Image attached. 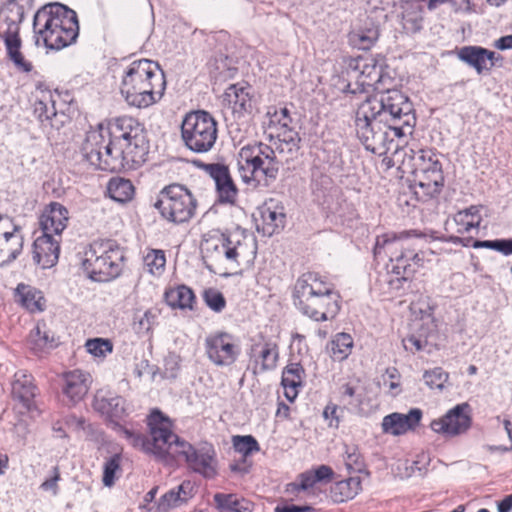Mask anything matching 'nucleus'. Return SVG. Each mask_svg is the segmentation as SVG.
I'll return each instance as SVG.
<instances>
[{"mask_svg":"<svg viewBox=\"0 0 512 512\" xmlns=\"http://www.w3.org/2000/svg\"><path fill=\"white\" fill-rule=\"evenodd\" d=\"M413 104L400 90L385 89L367 97L355 113L356 135L373 153L386 148L389 132L398 138L411 134L415 125Z\"/></svg>","mask_w":512,"mask_h":512,"instance_id":"1","label":"nucleus"},{"mask_svg":"<svg viewBox=\"0 0 512 512\" xmlns=\"http://www.w3.org/2000/svg\"><path fill=\"white\" fill-rule=\"evenodd\" d=\"M108 134L107 143L101 130L86 134L81 154L90 165L114 172L121 168H137L146 161L149 142L144 126L137 119L122 116L111 120Z\"/></svg>","mask_w":512,"mask_h":512,"instance_id":"2","label":"nucleus"},{"mask_svg":"<svg viewBox=\"0 0 512 512\" xmlns=\"http://www.w3.org/2000/svg\"><path fill=\"white\" fill-rule=\"evenodd\" d=\"M148 425L151 433L150 447L152 452L159 458L168 455L183 456L187 465L196 473L205 478H213L216 475L215 450L209 444L199 448L193 447L187 441L181 439L170 429V422L159 410L151 412L148 418Z\"/></svg>","mask_w":512,"mask_h":512,"instance_id":"3","label":"nucleus"},{"mask_svg":"<svg viewBox=\"0 0 512 512\" xmlns=\"http://www.w3.org/2000/svg\"><path fill=\"white\" fill-rule=\"evenodd\" d=\"M426 234L417 230L400 233H385L376 237L373 254L377 260H389L392 263L391 273L394 281L407 282L424 264V253L418 250L413 239L426 242Z\"/></svg>","mask_w":512,"mask_h":512,"instance_id":"4","label":"nucleus"},{"mask_svg":"<svg viewBox=\"0 0 512 512\" xmlns=\"http://www.w3.org/2000/svg\"><path fill=\"white\" fill-rule=\"evenodd\" d=\"M293 301L302 314L317 322L334 319L341 308V296L334 285L314 272L304 273L297 279Z\"/></svg>","mask_w":512,"mask_h":512,"instance_id":"5","label":"nucleus"},{"mask_svg":"<svg viewBox=\"0 0 512 512\" xmlns=\"http://www.w3.org/2000/svg\"><path fill=\"white\" fill-rule=\"evenodd\" d=\"M166 81L159 65L148 59L133 61L122 76L120 91L126 102L146 108L164 95Z\"/></svg>","mask_w":512,"mask_h":512,"instance_id":"6","label":"nucleus"},{"mask_svg":"<svg viewBox=\"0 0 512 512\" xmlns=\"http://www.w3.org/2000/svg\"><path fill=\"white\" fill-rule=\"evenodd\" d=\"M36 44L42 40L51 50H61L73 44L79 35L77 14L67 6L55 3L38 10L33 18Z\"/></svg>","mask_w":512,"mask_h":512,"instance_id":"7","label":"nucleus"},{"mask_svg":"<svg viewBox=\"0 0 512 512\" xmlns=\"http://www.w3.org/2000/svg\"><path fill=\"white\" fill-rule=\"evenodd\" d=\"M250 239L246 230L236 228L227 230L220 235H211L202 243L203 259L206 267L215 271V266L223 259L233 266H238L241 260L247 258L250 250Z\"/></svg>","mask_w":512,"mask_h":512,"instance_id":"8","label":"nucleus"},{"mask_svg":"<svg viewBox=\"0 0 512 512\" xmlns=\"http://www.w3.org/2000/svg\"><path fill=\"white\" fill-rule=\"evenodd\" d=\"M124 252L113 240L91 243L83 252L81 265L93 281L107 282L120 275Z\"/></svg>","mask_w":512,"mask_h":512,"instance_id":"9","label":"nucleus"},{"mask_svg":"<svg viewBox=\"0 0 512 512\" xmlns=\"http://www.w3.org/2000/svg\"><path fill=\"white\" fill-rule=\"evenodd\" d=\"M240 174L244 182L263 177L265 185L273 183L279 174L280 161L275 150L262 142L246 145L239 152Z\"/></svg>","mask_w":512,"mask_h":512,"instance_id":"10","label":"nucleus"},{"mask_svg":"<svg viewBox=\"0 0 512 512\" xmlns=\"http://www.w3.org/2000/svg\"><path fill=\"white\" fill-rule=\"evenodd\" d=\"M345 74L349 79L347 88L351 93L385 89L393 79L384 72L382 64L371 56L351 57L345 61Z\"/></svg>","mask_w":512,"mask_h":512,"instance_id":"11","label":"nucleus"},{"mask_svg":"<svg viewBox=\"0 0 512 512\" xmlns=\"http://www.w3.org/2000/svg\"><path fill=\"white\" fill-rule=\"evenodd\" d=\"M181 137L185 146L195 153L210 151L218 137L215 118L204 110L189 112L181 124Z\"/></svg>","mask_w":512,"mask_h":512,"instance_id":"12","label":"nucleus"},{"mask_svg":"<svg viewBox=\"0 0 512 512\" xmlns=\"http://www.w3.org/2000/svg\"><path fill=\"white\" fill-rule=\"evenodd\" d=\"M410 153L415 193L427 197L439 194L444 185V176L438 155L431 149H411Z\"/></svg>","mask_w":512,"mask_h":512,"instance_id":"13","label":"nucleus"},{"mask_svg":"<svg viewBox=\"0 0 512 512\" xmlns=\"http://www.w3.org/2000/svg\"><path fill=\"white\" fill-rule=\"evenodd\" d=\"M93 408L106 416L113 425V429L123 435L133 447L141 448L144 451L151 450L149 444L150 440L144 435L129 430L119 423V420L128 414L126 401L123 397L111 391L100 390L94 396Z\"/></svg>","mask_w":512,"mask_h":512,"instance_id":"14","label":"nucleus"},{"mask_svg":"<svg viewBox=\"0 0 512 512\" xmlns=\"http://www.w3.org/2000/svg\"><path fill=\"white\" fill-rule=\"evenodd\" d=\"M197 200L190 190L180 184L165 187L159 195L155 208L166 220L181 224L188 222L194 215Z\"/></svg>","mask_w":512,"mask_h":512,"instance_id":"15","label":"nucleus"},{"mask_svg":"<svg viewBox=\"0 0 512 512\" xmlns=\"http://www.w3.org/2000/svg\"><path fill=\"white\" fill-rule=\"evenodd\" d=\"M470 406L467 403L456 405L444 416L430 423L431 429L447 437H455L468 431L471 427Z\"/></svg>","mask_w":512,"mask_h":512,"instance_id":"16","label":"nucleus"},{"mask_svg":"<svg viewBox=\"0 0 512 512\" xmlns=\"http://www.w3.org/2000/svg\"><path fill=\"white\" fill-rule=\"evenodd\" d=\"M207 357L217 366L233 364L238 355L239 347L234 343L232 335L218 332L205 339Z\"/></svg>","mask_w":512,"mask_h":512,"instance_id":"17","label":"nucleus"},{"mask_svg":"<svg viewBox=\"0 0 512 512\" xmlns=\"http://www.w3.org/2000/svg\"><path fill=\"white\" fill-rule=\"evenodd\" d=\"M207 174L213 179L221 203L234 204L237 200L238 189L224 164H201Z\"/></svg>","mask_w":512,"mask_h":512,"instance_id":"18","label":"nucleus"},{"mask_svg":"<svg viewBox=\"0 0 512 512\" xmlns=\"http://www.w3.org/2000/svg\"><path fill=\"white\" fill-rule=\"evenodd\" d=\"M61 390L69 403L76 404L87 394L91 376L89 373L79 369L68 371L61 376Z\"/></svg>","mask_w":512,"mask_h":512,"instance_id":"19","label":"nucleus"},{"mask_svg":"<svg viewBox=\"0 0 512 512\" xmlns=\"http://www.w3.org/2000/svg\"><path fill=\"white\" fill-rule=\"evenodd\" d=\"M0 37L4 41L7 57L14 64V66L19 71L25 73L31 72L33 65L31 62L24 58V55L21 52L22 41L19 37V25L11 20L8 23L7 30L1 33Z\"/></svg>","mask_w":512,"mask_h":512,"instance_id":"20","label":"nucleus"},{"mask_svg":"<svg viewBox=\"0 0 512 512\" xmlns=\"http://www.w3.org/2000/svg\"><path fill=\"white\" fill-rule=\"evenodd\" d=\"M38 388L34 383V377L25 370L17 371L11 381V396L26 410H31L35 405V397Z\"/></svg>","mask_w":512,"mask_h":512,"instance_id":"21","label":"nucleus"},{"mask_svg":"<svg viewBox=\"0 0 512 512\" xmlns=\"http://www.w3.org/2000/svg\"><path fill=\"white\" fill-rule=\"evenodd\" d=\"M60 239L42 234L33 243V261L43 269L55 266L59 259Z\"/></svg>","mask_w":512,"mask_h":512,"instance_id":"22","label":"nucleus"},{"mask_svg":"<svg viewBox=\"0 0 512 512\" xmlns=\"http://www.w3.org/2000/svg\"><path fill=\"white\" fill-rule=\"evenodd\" d=\"M68 210L58 202H51L40 217L42 234L53 235L60 239L68 223Z\"/></svg>","mask_w":512,"mask_h":512,"instance_id":"23","label":"nucleus"},{"mask_svg":"<svg viewBox=\"0 0 512 512\" xmlns=\"http://www.w3.org/2000/svg\"><path fill=\"white\" fill-rule=\"evenodd\" d=\"M422 418V411L411 409L408 414L392 413L383 418L382 430L387 434L399 436L415 429Z\"/></svg>","mask_w":512,"mask_h":512,"instance_id":"24","label":"nucleus"},{"mask_svg":"<svg viewBox=\"0 0 512 512\" xmlns=\"http://www.w3.org/2000/svg\"><path fill=\"white\" fill-rule=\"evenodd\" d=\"M262 231L264 235L272 236L285 225L286 214L283 205L274 199H269L260 208Z\"/></svg>","mask_w":512,"mask_h":512,"instance_id":"25","label":"nucleus"},{"mask_svg":"<svg viewBox=\"0 0 512 512\" xmlns=\"http://www.w3.org/2000/svg\"><path fill=\"white\" fill-rule=\"evenodd\" d=\"M252 356L255 357L256 365L254 374L273 370L278 361V347L271 341L256 343L251 349Z\"/></svg>","mask_w":512,"mask_h":512,"instance_id":"26","label":"nucleus"},{"mask_svg":"<svg viewBox=\"0 0 512 512\" xmlns=\"http://www.w3.org/2000/svg\"><path fill=\"white\" fill-rule=\"evenodd\" d=\"M379 36V25L367 18L361 26L349 33V42L357 49L368 50L374 46Z\"/></svg>","mask_w":512,"mask_h":512,"instance_id":"27","label":"nucleus"},{"mask_svg":"<svg viewBox=\"0 0 512 512\" xmlns=\"http://www.w3.org/2000/svg\"><path fill=\"white\" fill-rule=\"evenodd\" d=\"M305 371L299 363L288 364L282 372L281 384L285 390V397L290 401L298 395V388L303 384Z\"/></svg>","mask_w":512,"mask_h":512,"instance_id":"28","label":"nucleus"},{"mask_svg":"<svg viewBox=\"0 0 512 512\" xmlns=\"http://www.w3.org/2000/svg\"><path fill=\"white\" fill-rule=\"evenodd\" d=\"M216 508L220 512H252L254 504L234 493H216L213 496Z\"/></svg>","mask_w":512,"mask_h":512,"instance_id":"29","label":"nucleus"},{"mask_svg":"<svg viewBox=\"0 0 512 512\" xmlns=\"http://www.w3.org/2000/svg\"><path fill=\"white\" fill-rule=\"evenodd\" d=\"M15 293L18 297L17 301L29 312L35 313L44 311L46 301L40 290L30 285L20 283Z\"/></svg>","mask_w":512,"mask_h":512,"instance_id":"30","label":"nucleus"},{"mask_svg":"<svg viewBox=\"0 0 512 512\" xmlns=\"http://www.w3.org/2000/svg\"><path fill=\"white\" fill-rule=\"evenodd\" d=\"M193 486L191 482L184 481L177 488L171 489L165 493L158 502V510L167 512L171 508H175L185 504L192 497Z\"/></svg>","mask_w":512,"mask_h":512,"instance_id":"31","label":"nucleus"},{"mask_svg":"<svg viewBox=\"0 0 512 512\" xmlns=\"http://www.w3.org/2000/svg\"><path fill=\"white\" fill-rule=\"evenodd\" d=\"M225 98L238 116H242L252 109V98L247 87L232 84L226 89Z\"/></svg>","mask_w":512,"mask_h":512,"instance_id":"32","label":"nucleus"},{"mask_svg":"<svg viewBox=\"0 0 512 512\" xmlns=\"http://www.w3.org/2000/svg\"><path fill=\"white\" fill-rule=\"evenodd\" d=\"M402 27L407 33L415 34L422 30L424 8L418 1H408L402 7Z\"/></svg>","mask_w":512,"mask_h":512,"instance_id":"33","label":"nucleus"},{"mask_svg":"<svg viewBox=\"0 0 512 512\" xmlns=\"http://www.w3.org/2000/svg\"><path fill=\"white\" fill-rule=\"evenodd\" d=\"M301 138L299 133L291 127L280 129L275 142V152L285 154L292 158L300 149Z\"/></svg>","mask_w":512,"mask_h":512,"instance_id":"34","label":"nucleus"},{"mask_svg":"<svg viewBox=\"0 0 512 512\" xmlns=\"http://www.w3.org/2000/svg\"><path fill=\"white\" fill-rule=\"evenodd\" d=\"M361 489V482L357 477H350L336 482L331 486L330 497L336 503L353 499Z\"/></svg>","mask_w":512,"mask_h":512,"instance_id":"35","label":"nucleus"},{"mask_svg":"<svg viewBox=\"0 0 512 512\" xmlns=\"http://www.w3.org/2000/svg\"><path fill=\"white\" fill-rule=\"evenodd\" d=\"M164 299L167 305L172 308L192 309L195 295L192 289L185 285H180L167 290L164 294Z\"/></svg>","mask_w":512,"mask_h":512,"instance_id":"36","label":"nucleus"},{"mask_svg":"<svg viewBox=\"0 0 512 512\" xmlns=\"http://www.w3.org/2000/svg\"><path fill=\"white\" fill-rule=\"evenodd\" d=\"M110 197L119 203H126L133 199L135 189L132 182L124 178H113L107 187Z\"/></svg>","mask_w":512,"mask_h":512,"instance_id":"37","label":"nucleus"},{"mask_svg":"<svg viewBox=\"0 0 512 512\" xmlns=\"http://www.w3.org/2000/svg\"><path fill=\"white\" fill-rule=\"evenodd\" d=\"M485 48L480 46H464L458 51V58L473 67L477 73L481 74L488 70L484 60Z\"/></svg>","mask_w":512,"mask_h":512,"instance_id":"38","label":"nucleus"},{"mask_svg":"<svg viewBox=\"0 0 512 512\" xmlns=\"http://www.w3.org/2000/svg\"><path fill=\"white\" fill-rule=\"evenodd\" d=\"M352 347L353 339L347 333L336 334L328 346L331 357L337 361L346 359L350 355Z\"/></svg>","mask_w":512,"mask_h":512,"instance_id":"39","label":"nucleus"},{"mask_svg":"<svg viewBox=\"0 0 512 512\" xmlns=\"http://www.w3.org/2000/svg\"><path fill=\"white\" fill-rule=\"evenodd\" d=\"M122 457L120 454H114L106 459L103 465V478L104 486L111 487L122 473L121 469Z\"/></svg>","mask_w":512,"mask_h":512,"instance_id":"40","label":"nucleus"},{"mask_svg":"<svg viewBox=\"0 0 512 512\" xmlns=\"http://www.w3.org/2000/svg\"><path fill=\"white\" fill-rule=\"evenodd\" d=\"M34 115L42 123L45 121H51L52 118L56 116V109L54 101L51 99V95L46 94L43 98L35 101Z\"/></svg>","mask_w":512,"mask_h":512,"instance_id":"41","label":"nucleus"},{"mask_svg":"<svg viewBox=\"0 0 512 512\" xmlns=\"http://www.w3.org/2000/svg\"><path fill=\"white\" fill-rule=\"evenodd\" d=\"M267 117L269 118V127H275L278 130L290 127L292 118L290 112L286 107L276 108L270 107L267 111Z\"/></svg>","mask_w":512,"mask_h":512,"instance_id":"42","label":"nucleus"},{"mask_svg":"<svg viewBox=\"0 0 512 512\" xmlns=\"http://www.w3.org/2000/svg\"><path fill=\"white\" fill-rule=\"evenodd\" d=\"M232 443L235 451L245 457L260 450L259 443L252 435L234 436L232 438Z\"/></svg>","mask_w":512,"mask_h":512,"instance_id":"43","label":"nucleus"},{"mask_svg":"<svg viewBox=\"0 0 512 512\" xmlns=\"http://www.w3.org/2000/svg\"><path fill=\"white\" fill-rule=\"evenodd\" d=\"M88 353L94 357L104 358L113 351V343L105 338L88 339L85 343Z\"/></svg>","mask_w":512,"mask_h":512,"instance_id":"44","label":"nucleus"},{"mask_svg":"<svg viewBox=\"0 0 512 512\" xmlns=\"http://www.w3.org/2000/svg\"><path fill=\"white\" fill-rule=\"evenodd\" d=\"M344 462L349 471H362L364 467V460L356 445H345Z\"/></svg>","mask_w":512,"mask_h":512,"instance_id":"45","label":"nucleus"},{"mask_svg":"<svg viewBox=\"0 0 512 512\" xmlns=\"http://www.w3.org/2000/svg\"><path fill=\"white\" fill-rule=\"evenodd\" d=\"M145 266L148 271L153 275H159L164 270L166 264V258L164 251L162 250H151L144 257Z\"/></svg>","mask_w":512,"mask_h":512,"instance_id":"46","label":"nucleus"},{"mask_svg":"<svg viewBox=\"0 0 512 512\" xmlns=\"http://www.w3.org/2000/svg\"><path fill=\"white\" fill-rule=\"evenodd\" d=\"M203 300L205 304L214 312L220 313L226 307L224 295L215 288H208L203 291Z\"/></svg>","mask_w":512,"mask_h":512,"instance_id":"47","label":"nucleus"},{"mask_svg":"<svg viewBox=\"0 0 512 512\" xmlns=\"http://www.w3.org/2000/svg\"><path fill=\"white\" fill-rule=\"evenodd\" d=\"M454 225L456 227L455 231L458 234H464L469 232L473 228H478L477 222H473V219L468 217L466 212H457L452 222L446 223V230H449V227Z\"/></svg>","mask_w":512,"mask_h":512,"instance_id":"48","label":"nucleus"},{"mask_svg":"<svg viewBox=\"0 0 512 512\" xmlns=\"http://www.w3.org/2000/svg\"><path fill=\"white\" fill-rule=\"evenodd\" d=\"M425 384L431 389H442L448 380V373L442 368L436 367L433 370L425 371L423 375Z\"/></svg>","mask_w":512,"mask_h":512,"instance_id":"49","label":"nucleus"},{"mask_svg":"<svg viewBox=\"0 0 512 512\" xmlns=\"http://www.w3.org/2000/svg\"><path fill=\"white\" fill-rule=\"evenodd\" d=\"M5 239L4 243L9 244L12 242V258H17L23 249V236L21 234V228L18 225H14V229L11 232H5L3 234Z\"/></svg>","mask_w":512,"mask_h":512,"instance_id":"50","label":"nucleus"},{"mask_svg":"<svg viewBox=\"0 0 512 512\" xmlns=\"http://www.w3.org/2000/svg\"><path fill=\"white\" fill-rule=\"evenodd\" d=\"M403 347L406 351L411 353H416L418 351H422L428 344L427 337L424 333H420L419 335H409L402 340Z\"/></svg>","mask_w":512,"mask_h":512,"instance_id":"51","label":"nucleus"},{"mask_svg":"<svg viewBox=\"0 0 512 512\" xmlns=\"http://www.w3.org/2000/svg\"><path fill=\"white\" fill-rule=\"evenodd\" d=\"M158 314V310H147L138 321L139 331L148 332L149 330H151L156 322Z\"/></svg>","mask_w":512,"mask_h":512,"instance_id":"52","label":"nucleus"},{"mask_svg":"<svg viewBox=\"0 0 512 512\" xmlns=\"http://www.w3.org/2000/svg\"><path fill=\"white\" fill-rule=\"evenodd\" d=\"M29 340L34 345V349H42L49 343L48 335L45 332L42 334L39 326H36L35 329L31 331Z\"/></svg>","mask_w":512,"mask_h":512,"instance_id":"53","label":"nucleus"},{"mask_svg":"<svg viewBox=\"0 0 512 512\" xmlns=\"http://www.w3.org/2000/svg\"><path fill=\"white\" fill-rule=\"evenodd\" d=\"M59 480H60L59 467L55 466L53 468V476L50 479L45 480L41 484L40 487H41V489H43L45 491L51 490L53 492V494L56 495L58 493V484L57 483Z\"/></svg>","mask_w":512,"mask_h":512,"instance_id":"54","label":"nucleus"},{"mask_svg":"<svg viewBox=\"0 0 512 512\" xmlns=\"http://www.w3.org/2000/svg\"><path fill=\"white\" fill-rule=\"evenodd\" d=\"M299 484H294V486H297L298 489L301 490H307L311 487H313L316 483V479L314 478V472L313 470L306 471L299 475Z\"/></svg>","mask_w":512,"mask_h":512,"instance_id":"55","label":"nucleus"},{"mask_svg":"<svg viewBox=\"0 0 512 512\" xmlns=\"http://www.w3.org/2000/svg\"><path fill=\"white\" fill-rule=\"evenodd\" d=\"M313 472L317 482L330 481L334 475L332 468L327 465H320Z\"/></svg>","mask_w":512,"mask_h":512,"instance_id":"56","label":"nucleus"},{"mask_svg":"<svg viewBox=\"0 0 512 512\" xmlns=\"http://www.w3.org/2000/svg\"><path fill=\"white\" fill-rule=\"evenodd\" d=\"M356 395V387L350 383H346L340 387V396L342 401L347 404H353V399Z\"/></svg>","mask_w":512,"mask_h":512,"instance_id":"57","label":"nucleus"},{"mask_svg":"<svg viewBox=\"0 0 512 512\" xmlns=\"http://www.w3.org/2000/svg\"><path fill=\"white\" fill-rule=\"evenodd\" d=\"M495 250L504 255L512 254V239H496Z\"/></svg>","mask_w":512,"mask_h":512,"instance_id":"58","label":"nucleus"},{"mask_svg":"<svg viewBox=\"0 0 512 512\" xmlns=\"http://www.w3.org/2000/svg\"><path fill=\"white\" fill-rule=\"evenodd\" d=\"M12 247V242H10L9 244L4 243L3 247L0 248V265L8 264L16 259L11 256L13 252Z\"/></svg>","mask_w":512,"mask_h":512,"instance_id":"59","label":"nucleus"},{"mask_svg":"<svg viewBox=\"0 0 512 512\" xmlns=\"http://www.w3.org/2000/svg\"><path fill=\"white\" fill-rule=\"evenodd\" d=\"M313 508L311 506H297V505H285L277 506L275 512H310Z\"/></svg>","mask_w":512,"mask_h":512,"instance_id":"60","label":"nucleus"},{"mask_svg":"<svg viewBox=\"0 0 512 512\" xmlns=\"http://www.w3.org/2000/svg\"><path fill=\"white\" fill-rule=\"evenodd\" d=\"M494 46L499 50L512 49V34L500 37L495 41Z\"/></svg>","mask_w":512,"mask_h":512,"instance_id":"61","label":"nucleus"},{"mask_svg":"<svg viewBox=\"0 0 512 512\" xmlns=\"http://www.w3.org/2000/svg\"><path fill=\"white\" fill-rule=\"evenodd\" d=\"M461 212H466L468 217L473 219V222H477V225L480 226L481 216H480V208L478 206H470L469 208L462 210Z\"/></svg>","mask_w":512,"mask_h":512,"instance_id":"62","label":"nucleus"},{"mask_svg":"<svg viewBox=\"0 0 512 512\" xmlns=\"http://www.w3.org/2000/svg\"><path fill=\"white\" fill-rule=\"evenodd\" d=\"M512 510V494L506 496L498 504V512H510Z\"/></svg>","mask_w":512,"mask_h":512,"instance_id":"63","label":"nucleus"},{"mask_svg":"<svg viewBox=\"0 0 512 512\" xmlns=\"http://www.w3.org/2000/svg\"><path fill=\"white\" fill-rule=\"evenodd\" d=\"M472 247L475 249L488 248L495 250V240H475L472 243Z\"/></svg>","mask_w":512,"mask_h":512,"instance_id":"64","label":"nucleus"}]
</instances>
